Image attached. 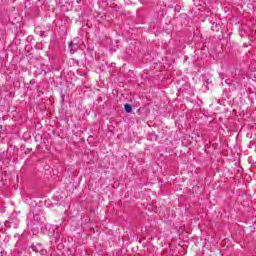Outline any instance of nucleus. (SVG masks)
Returning <instances> with one entry per match:
<instances>
[{"label": "nucleus", "instance_id": "f257e3e1", "mask_svg": "<svg viewBox=\"0 0 256 256\" xmlns=\"http://www.w3.org/2000/svg\"><path fill=\"white\" fill-rule=\"evenodd\" d=\"M53 230V233L49 232V237H53L55 243H59L61 239V234L59 233V228L53 226L51 228Z\"/></svg>", "mask_w": 256, "mask_h": 256}, {"label": "nucleus", "instance_id": "f03ea898", "mask_svg": "<svg viewBox=\"0 0 256 256\" xmlns=\"http://www.w3.org/2000/svg\"><path fill=\"white\" fill-rule=\"evenodd\" d=\"M78 41H79V39H74V40L70 43V45H69V47H70V52H71L72 54L75 53V51H77V47H79V45L77 44Z\"/></svg>", "mask_w": 256, "mask_h": 256}, {"label": "nucleus", "instance_id": "7ed1b4c3", "mask_svg": "<svg viewBox=\"0 0 256 256\" xmlns=\"http://www.w3.org/2000/svg\"><path fill=\"white\" fill-rule=\"evenodd\" d=\"M124 111H126V113H131V111H132L131 105L125 104L124 105Z\"/></svg>", "mask_w": 256, "mask_h": 256}]
</instances>
